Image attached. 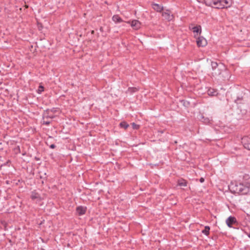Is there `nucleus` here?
<instances>
[{
	"label": "nucleus",
	"mask_w": 250,
	"mask_h": 250,
	"mask_svg": "<svg viewBox=\"0 0 250 250\" xmlns=\"http://www.w3.org/2000/svg\"><path fill=\"white\" fill-rule=\"evenodd\" d=\"M120 126L121 127L126 129L129 126V125L125 122H122L120 123Z\"/></svg>",
	"instance_id": "nucleus-20"
},
{
	"label": "nucleus",
	"mask_w": 250,
	"mask_h": 250,
	"mask_svg": "<svg viewBox=\"0 0 250 250\" xmlns=\"http://www.w3.org/2000/svg\"><path fill=\"white\" fill-rule=\"evenodd\" d=\"M138 90V89L136 87H129L126 92H128L130 94H132L133 93L137 91Z\"/></svg>",
	"instance_id": "nucleus-19"
},
{
	"label": "nucleus",
	"mask_w": 250,
	"mask_h": 250,
	"mask_svg": "<svg viewBox=\"0 0 250 250\" xmlns=\"http://www.w3.org/2000/svg\"><path fill=\"white\" fill-rule=\"evenodd\" d=\"M128 22L131 23V26L135 30H137L140 27L141 23L138 20H133L131 22L128 21Z\"/></svg>",
	"instance_id": "nucleus-10"
},
{
	"label": "nucleus",
	"mask_w": 250,
	"mask_h": 250,
	"mask_svg": "<svg viewBox=\"0 0 250 250\" xmlns=\"http://www.w3.org/2000/svg\"><path fill=\"white\" fill-rule=\"evenodd\" d=\"M152 8L157 12H161L163 10V6L155 3L151 4Z\"/></svg>",
	"instance_id": "nucleus-9"
},
{
	"label": "nucleus",
	"mask_w": 250,
	"mask_h": 250,
	"mask_svg": "<svg viewBox=\"0 0 250 250\" xmlns=\"http://www.w3.org/2000/svg\"><path fill=\"white\" fill-rule=\"evenodd\" d=\"M50 120V119H44V120H43V121H42V124L46 125H49L50 124V123H51V121Z\"/></svg>",
	"instance_id": "nucleus-21"
},
{
	"label": "nucleus",
	"mask_w": 250,
	"mask_h": 250,
	"mask_svg": "<svg viewBox=\"0 0 250 250\" xmlns=\"http://www.w3.org/2000/svg\"><path fill=\"white\" fill-rule=\"evenodd\" d=\"M39 90L41 92L43 91L44 90V87L42 86H40Z\"/></svg>",
	"instance_id": "nucleus-27"
},
{
	"label": "nucleus",
	"mask_w": 250,
	"mask_h": 250,
	"mask_svg": "<svg viewBox=\"0 0 250 250\" xmlns=\"http://www.w3.org/2000/svg\"><path fill=\"white\" fill-rule=\"evenodd\" d=\"M192 31L194 33H196L197 34L198 33L201 34V27L200 25L195 26L192 28Z\"/></svg>",
	"instance_id": "nucleus-16"
},
{
	"label": "nucleus",
	"mask_w": 250,
	"mask_h": 250,
	"mask_svg": "<svg viewBox=\"0 0 250 250\" xmlns=\"http://www.w3.org/2000/svg\"><path fill=\"white\" fill-rule=\"evenodd\" d=\"M112 20L115 23H120L123 21V20L121 18L117 15H114L112 17Z\"/></svg>",
	"instance_id": "nucleus-14"
},
{
	"label": "nucleus",
	"mask_w": 250,
	"mask_h": 250,
	"mask_svg": "<svg viewBox=\"0 0 250 250\" xmlns=\"http://www.w3.org/2000/svg\"><path fill=\"white\" fill-rule=\"evenodd\" d=\"M248 237H249V238H250V233H249V234H248Z\"/></svg>",
	"instance_id": "nucleus-31"
},
{
	"label": "nucleus",
	"mask_w": 250,
	"mask_h": 250,
	"mask_svg": "<svg viewBox=\"0 0 250 250\" xmlns=\"http://www.w3.org/2000/svg\"><path fill=\"white\" fill-rule=\"evenodd\" d=\"M197 44L199 47H203L205 46L207 42L206 40L203 37H199L197 39Z\"/></svg>",
	"instance_id": "nucleus-7"
},
{
	"label": "nucleus",
	"mask_w": 250,
	"mask_h": 250,
	"mask_svg": "<svg viewBox=\"0 0 250 250\" xmlns=\"http://www.w3.org/2000/svg\"><path fill=\"white\" fill-rule=\"evenodd\" d=\"M31 198L33 200H34L35 199H37L39 201L41 200V197L40 194L36 192L35 191H33L31 192Z\"/></svg>",
	"instance_id": "nucleus-11"
},
{
	"label": "nucleus",
	"mask_w": 250,
	"mask_h": 250,
	"mask_svg": "<svg viewBox=\"0 0 250 250\" xmlns=\"http://www.w3.org/2000/svg\"><path fill=\"white\" fill-rule=\"evenodd\" d=\"M56 147V146L54 144H52L49 146V147L52 149L55 148Z\"/></svg>",
	"instance_id": "nucleus-28"
},
{
	"label": "nucleus",
	"mask_w": 250,
	"mask_h": 250,
	"mask_svg": "<svg viewBox=\"0 0 250 250\" xmlns=\"http://www.w3.org/2000/svg\"><path fill=\"white\" fill-rule=\"evenodd\" d=\"M236 222L237 221L236 218L234 217L231 216L228 217L226 221L227 225L229 228L232 227V225L235 224L236 223Z\"/></svg>",
	"instance_id": "nucleus-8"
},
{
	"label": "nucleus",
	"mask_w": 250,
	"mask_h": 250,
	"mask_svg": "<svg viewBox=\"0 0 250 250\" xmlns=\"http://www.w3.org/2000/svg\"><path fill=\"white\" fill-rule=\"evenodd\" d=\"M216 92H211L210 90H208V94L209 95H211V96H214L215 95V93Z\"/></svg>",
	"instance_id": "nucleus-24"
},
{
	"label": "nucleus",
	"mask_w": 250,
	"mask_h": 250,
	"mask_svg": "<svg viewBox=\"0 0 250 250\" xmlns=\"http://www.w3.org/2000/svg\"><path fill=\"white\" fill-rule=\"evenodd\" d=\"M203 119H204L203 122H204L205 124H208L210 123V120L208 119V118L204 119V117H203Z\"/></svg>",
	"instance_id": "nucleus-23"
},
{
	"label": "nucleus",
	"mask_w": 250,
	"mask_h": 250,
	"mask_svg": "<svg viewBox=\"0 0 250 250\" xmlns=\"http://www.w3.org/2000/svg\"><path fill=\"white\" fill-rule=\"evenodd\" d=\"M222 72H225L226 74L228 73L223 64L220 63L217 69L212 71V73L213 76H217L220 75Z\"/></svg>",
	"instance_id": "nucleus-2"
},
{
	"label": "nucleus",
	"mask_w": 250,
	"mask_h": 250,
	"mask_svg": "<svg viewBox=\"0 0 250 250\" xmlns=\"http://www.w3.org/2000/svg\"><path fill=\"white\" fill-rule=\"evenodd\" d=\"M178 185L179 186L186 187L187 186V182L185 180L181 179L178 181Z\"/></svg>",
	"instance_id": "nucleus-15"
},
{
	"label": "nucleus",
	"mask_w": 250,
	"mask_h": 250,
	"mask_svg": "<svg viewBox=\"0 0 250 250\" xmlns=\"http://www.w3.org/2000/svg\"><path fill=\"white\" fill-rule=\"evenodd\" d=\"M38 250H45L43 248L41 247V248H38Z\"/></svg>",
	"instance_id": "nucleus-30"
},
{
	"label": "nucleus",
	"mask_w": 250,
	"mask_h": 250,
	"mask_svg": "<svg viewBox=\"0 0 250 250\" xmlns=\"http://www.w3.org/2000/svg\"><path fill=\"white\" fill-rule=\"evenodd\" d=\"M50 112H51L52 114L55 113L56 112V109L55 108H53L52 109H49Z\"/></svg>",
	"instance_id": "nucleus-25"
},
{
	"label": "nucleus",
	"mask_w": 250,
	"mask_h": 250,
	"mask_svg": "<svg viewBox=\"0 0 250 250\" xmlns=\"http://www.w3.org/2000/svg\"><path fill=\"white\" fill-rule=\"evenodd\" d=\"M241 142L245 148L250 150V137L248 136L243 137Z\"/></svg>",
	"instance_id": "nucleus-5"
},
{
	"label": "nucleus",
	"mask_w": 250,
	"mask_h": 250,
	"mask_svg": "<svg viewBox=\"0 0 250 250\" xmlns=\"http://www.w3.org/2000/svg\"><path fill=\"white\" fill-rule=\"evenodd\" d=\"M230 191L239 195H245L250 192V180L243 183L231 182L229 186Z\"/></svg>",
	"instance_id": "nucleus-1"
},
{
	"label": "nucleus",
	"mask_w": 250,
	"mask_h": 250,
	"mask_svg": "<svg viewBox=\"0 0 250 250\" xmlns=\"http://www.w3.org/2000/svg\"><path fill=\"white\" fill-rule=\"evenodd\" d=\"M204 1L207 6L218 9V0H204Z\"/></svg>",
	"instance_id": "nucleus-4"
},
{
	"label": "nucleus",
	"mask_w": 250,
	"mask_h": 250,
	"mask_svg": "<svg viewBox=\"0 0 250 250\" xmlns=\"http://www.w3.org/2000/svg\"><path fill=\"white\" fill-rule=\"evenodd\" d=\"M55 116L50 112L49 109H47L44 111L42 114L43 120L44 119H51L54 118Z\"/></svg>",
	"instance_id": "nucleus-6"
},
{
	"label": "nucleus",
	"mask_w": 250,
	"mask_h": 250,
	"mask_svg": "<svg viewBox=\"0 0 250 250\" xmlns=\"http://www.w3.org/2000/svg\"><path fill=\"white\" fill-rule=\"evenodd\" d=\"M131 125H132V126L133 129H137L139 128V125H137V124H135L134 123H132L131 124Z\"/></svg>",
	"instance_id": "nucleus-22"
},
{
	"label": "nucleus",
	"mask_w": 250,
	"mask_h": 250,
	"mask_svg": "<svg viewBox=\"0 0 250 250\" xmlns=\"http://www.w3.org/2000/svg\"><path fill=\"white\" fill-rule=\"evenodd\" d=\"M220 64H218L215 62H211V65L212 71L215 70V69H217L218 67L219 66Z\"/></svg>",
	"instance_id": "nucleus-18"
},
{
	"label": "nucleus",
	"mask_w": 250,
	"mask_h": 250,
	"mask_svg": "<svg viewBox=\"0 0 250 250\" xmlns=\"http://www.w3.org/2000/svg\"><path fill=\"white\" fill-rule=\"evenodd\" d=\"M242 100V97H237V99L235 100V102L236 103H238V101L239 100Z\"/></svg>",
	"instance_id": "nucleus-26"
},
{
	"label": "nucleus",
	"mask_w": 250,
	"mask_h": 250,
	"mask_svg": "<svg viewBox=\"0 0 250 250\" xmlns=\"http://www.w3.org/2000/svg\"><path fill=\"white\" fill-rule=\"evenodd\" d=\"M76 211L79 215H82L85 214L86 212V208L80 206L77 208Z\"/></svg>",
	"instance_id": "nucleus-12"
},
{
	"label": "nucleus",
	"mask_w": 250,
	"mask_h": 250,
	"mask_svg": "<svg viewBox=\"0 0 250 250\" xmlns=\"http://www.w3.org/2000/svg\"><path fill=\"white\" fill-rule=\"evenodd\" d=\"M200 182L201 183H203V182H204V179L203 178H202H202H201L200 179Z\"/></svg>",
	"instance_id": "nucleus-29"
},
{
	"label": "nucleus",
	"mask_w": 250,
	"mask_h": 250,
	"mask_svg": "<svg viewBox=\"0 0 250 250\" xmlns=\"http://www.w3.org/2000/svg\"><path fill=\"white\" fill-rule=\"evenodd\" d=\"M210 228L209 226H206L204 229L202 231V232L207 236H208L209 234Z\"/></svg>",
	"instance_id": "nucleus-17"
},
{
	"label": "nucleus",
	"mask_w": 250,
	"mask_h": 250,
	"mask_svg": "<svg viewBox=\"0 0 250 250\" xmlns=\"http://www.w3.org/2000/svg\"><path fill=\"white\" fill-rule=\"evenodd\" d=\"M162 16L164 17L165 20L170 21L172 20L173 17L172 15L167 12H165L162 13Z\"/></svg>",
	"instance_id": "nucleus-13"
},
{
	"label": "nucleus",
	"mask_w": 250,
	"mask_h": 250,
	"mask_svg": "<svg viewBox=\"0 0 250 250\" xmlns=\"http://www.w3.org/2000/svg\"><path fill=\"white\" fill-rule=\"evenodd\" d=\"M231 4V0H218V9L227 8Z\"/></svg>",
	"instance_id": "nucleus-3"
}]
</instances>
